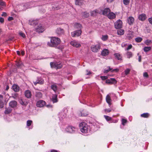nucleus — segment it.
I'll return each instance as SVG.
<instances>
[{"label": "nucleus", "instance_id": "f257e3e1", "mask_svg": "<svg viewBox=\"0 0 152 152\" xmlns=\"http://www.w3.org/2000/svg\"><path fill=\"white\" fill-rule=\"evenodd\" d=\"M60 39L56 37H51L50 41L48 42L47 45L51 47H55L57 46L60 43Z\"/></svg>", "mask_w": 152, "mask_h": 152}, {"label": "nucleus", "instance_id": "f03ea898", "mask_svg": "<svg viewBox=\"0 0 152 152\" xmlns=\"http://www.w3.org/2000/svg\"><path fill=\"white\" fill-rule=\"evenodd\" d=\"M80 131L83 133H86L88 130V125L86 123L84 122L80 123L79 125Z\"/></svg>", "mask_w": 152, "mask_h": 152}, {"label": "nucleus", "instance_id": "7ed1b4c3", "mask_svg": "<svg viewBox=\"0 0 152 152\" xmlns=\"http://www.w3.org/2000/svg\"><path fill=\"white\" fill-rule=\"evenodd\" d=\"M77 128L72 126H69L66 129V131L70 133H73L76 131Z\"/></svg>", "mask_w": 152, "mask_h": 152}, {"label": "nucleus", "instance_id": "20e7f679", "mask_svg": "<svg viewBox=\"0 0 152 152\" xmlns=\"http://www.w3.org/2000/svg\"><path fill=\"white\" fill-rule=\"evenodd\" d=\"M100 48V45L99 44H97L96 45H91V49L92 51L96 53L99 51Z\"/></svg>", "mask_w": 152, "mask_h": 152}, {"label": "nucleus", "instance_id": "39448f33", "mask_svg": "<svg viewBox=\"0 0 152 152\" xmlns=\"http://www.w3.org/2000/svg\"><path fill=\"white\" fill-rule=\"evenodd\" d=\"M45 30V27L42 24H39L35 28V31L38 33H40L42 32Z\"/></svg>", "mask_w": 152, "mask_h": 152}, {"label": "nucleus", "instance_id": "423d86ee", "mask_svg": "<svg viewBox=\"0 0 152 152\" xmlns=\"http://www.w3.org/2000/svg\"><path fill=\"white\" fill-rule=\"evenodd\" d=\"M82 32L81 29L74 31L71 32V36L73 37L79 36L81 35Z\"/></svg>", "mask_w": 152, "mask_h": 152}, {"label": "nucleus", "instance_id": "0eeeda50", "mask_svg": "<svg viewBox=\"0 0 152 152\" xmlns=\"http://www.w3.org/2000/svg\"><path fill=\"white\" fill-rule=\"evenodd\" d=\"M122 21L119 19L117 20L114 23V26L116 29H119L122 28Z\"/></svg>", "mask_w": 152, "mask_h": 152}, {"label": "nucleus", "instance_id": "6e6552de", "mask_svg": "<svg viewBox=\"0 0 152 152\" xmlns=\"http://www.w3.org/2000/svg\"><path fill=\"white\" fill-rule=\"evenodd\" d=\"M44 82V80L42 78L38 77L36 81H33V83L36 86L38 84L40 85L42 84Z\"/></svg>", "mask_w": 152, "mask_h": 152}, {"label": "nucleus", "instance_id": "1a4fd4ad", "mask_svg": "<svg viewBox=\"0 0 152 152\" xmlns=\"http://www.w3.org/2000/svg\"><path fill=\"white\" fill-rule=\"evenodd\" d=\"M55 32L59 36L63 35L64 34V30L60 28H57Z\"/></svg>", "mask_w": 152, "mask_h": 152}, {"label": "nucleus", "instance_id": "9d476101", "mask_svg": "<svg viewBox=\"0 0 152 152\" xmlns=\"http://www.w3.org/2000/svg\"><path fill=\"white\" fill-rule=\"evenodd\" d=\"M45 104L46 102L45 101L40 100L37 102L36 105L38 107H42L45 105Z\"/></svg>", "mask_w": 152, "mask_h": 152}, {"label": "nucleus", "instance_id": "9b49d317", "mask_svg": "<svg viewBox=\"0 0 152 152\" xmlns=\"http://www.w3.org/2000/svg\"><path fill=\"white\" fill-rule=\"evenodd\" d=\"M116 80L113 78H111L110 79H107L106 81V83H107L111 84H115L117 83Z\"/></svg>", "mask_w": 152, "mask_h": 152}, {"label": "nucleus", "instance_id": "f8f14e48", "mask_svg": "<svg viewBox=\"0 0 152 152\" xmlns=\"http://www.w3.org/2000/svg\"><path fill=\"white\" fill-rule=\"evenodd\" d=\"M101 11L102 12V14L106 16H107L110 12V9L108 8H105L104 9L102 10Z\"/></svg>", "mask_w": 152, "mask_h": 152}, {"label": "nucleus", "instance_id": "ddd939ff", "mask_svg": "<svg viewBox=\"0 0 152 152\" xmlns=\"http://www.w3.org/2000/svg\"><path fill=\"white\" fill-rule=\"evenodd\" d=\"M146 15L144 13H142L139 15L138 19L141 21H143L146 19Z\"/></svg>", "mask_w": 152, "mask_h": 152}, {"label": "nucleus", "instance_id": "4468645a", "mask_svg": "<svg viewBox=\"0 0 152 152\" xmlns=\"http://www.w3.org/2000/svg\"><path fill=\"white\" fill-rule=\"evenodd\" d=\"M70 44L72 46L76 48L79 47L81 46V45L80 43L75 41H71L70 42Z\"/></svg>", "mask_w": 152, "mask_h": 152}, {"label": "nucleus", "instance_id": "2eb2a0df", "mask_svg": "<svg viewBox=\"0 0 152 152\" xmlns=\"http://www.w3.org/2000/svg\"><path fill=\"white\" fill-rule=\"evenodd\" d=\"M17 103L16 101L13 100L10 102L9 103V105L12 108H14L17 106Z\"/></svg>", "mask_w": 152, "mask_h": 152}, {"label": "nucleus", "instance_id": "dca6fc26", "mask_svg": "<svg viewBox=\"0 0 152 152\" xmlns=\"http://www.w3.org/2000/svg\"><path fill=\"white\" fill-rule=\"evenodd\" d=\"M127 21L128 23L130 25H131L134 22V19L132 17H129L127 19Z\"/></svg>", "mask_w": 152, "mask_h": 152}, {"label": "nucleus", "instance_id": "f3484780", "mask_svg": "<svg viewBox=\"0 0 152 152\" xmlns=\"http://www.w3.org/2000/svg\"><path fill=\"white\" fill-rule=\"evenodd\" d=\"M107 16L109 19H114L116 17L115 14L114 13L110 12Z\"/></svg>", "mask_w": 152, "mask_h": 152}, {"label": "nucleus", "instance_id": "a211bd4d", "mask_svg": "<svg viewBox=\"0 0 152 152\" xmlns=\"http://www.w3.org/2000/svg\"><path fill=\"white\" fill-rule=\"evenodd\" d=\"M4 106L3 97L2 95L0 94V108H2Z\"/></svg>", "mask_w": 152, "mask_h": 152}, {"label": "nucleus", "instance_id": "6ab92c4d", "mask_svg": "<svg viewBox=\"0 0 152 152\" xmlns=\"http://www.w3.org/2000/svg\"><path fill=\"white\" fill-rule=\"evenodd\" d=\"M25 96L28 98H30L31 96V91L29 90L26 91L25 92Z\"/></svg>", "mask_w": 152, "mask_h": 152}, {"label": "nucleus", "instance_id": "aec40b11", "mask_svg": "<svg viewBox=\"0 0 152 152\" xmlns=\"http://www.w3.org/2000/svg\"><path fill=\"white\" fill-rule=\"evenodd\" d=\"M106 100L107 102L110 106L111 104L112 100L111 99L110 96L109 95H107L106 97Z\"/></svg>", "mask_w": 152, "mask_h": 152}, {"label": "nucleus", "instance_id": "412c9836", "mask_svg": "<svg viewBox=\"0 0 152 152\" xmlns=\"http://www.w3.org/2000/svg\"><path fill=\"white\" fill-rule=\"evenodd\" d=\"M20 104L26 106L28 104V102L26 100L21 99L20 100L19 102Z\"/></svg>", "mask_w": 152, "mask_h": 152}, {"label": "nucleus", "instance_id": "4be33fe9", "mask_svg": "<svg viewBox=\"0 0 152 152\" xmlns=\"http://www.w3.org/2000/svg\"><path fill=\"white\" fill-rule=\"evenodd\" d=\"M42 93L40 92H36L35 96L37 99H40L42 97Z\"/></svg>", "mask_w": 152, "mask_h": 152}, {"label": "nucleus", "instance_id": "5701e85b", "mask_svg": "<svg viewBox=\"0 0 152 152\" xmlns=\"http://www.w3.org/2000/svg\"><path fill=\"white\" fill-rule=\"evenodd\" d=\"M109 51L107 49H104L102 50L101 53V55L103 56H106L108 55Z\"/></svg>", "mask_w": 152, "mask_h": 152}, {"label": "nucleus", "instance_id": "b1692460", "mask_svg": "<svg viewBox=\"0 0 152 152\" xmlns=\"http://www.w3.org/2000/svg\"><path fill=\"white\" fill-rule=\"evenodd\" d=\"M13 90L15 92H18L19 91V87L17 85L14 84L12 86Z\"/></svg>", "mask_w": 152, "mask_h": 152}, {"label": "nucleus", "instance_id": "393cba45", "mask_svg": "<svg viewBox=\"0 0 152 152\" xmlns=\"http://www.w3.org/2000/svg\"><path fill=\"white\" fill-rule=\"evenodd\" d=\"M57 97V95L56 94H55L53 96L52 100L53 103H54L58 102Z\"/></svg>", "mask_w": 152, "mask_h": 152}, {"label": "nucleus", "instance_id": "a878e982", "mask_svg": "<svg viewBox=\"0 0 152 152\" xmlns=\"http://www.w3.org/2000/svg\"><path fill=\"white\" fill-rule=\"evenodd\" d=\"M12 111V109L11 108L8 107L5 108V110L4 112V113L6 114H8L10 113Z\"/></svg>", "mask_w": 152, "mask_h": 152}, {"label": "nucleus", "instance_id": "bb28decb", "mask_svg": "<svg viewBox=\"0 0 152 152\" xmlns=\"http://www.w3.org/2000/svg\"><path fill=\"white\" fill-rule=\"evenodd\" d=\"M74 27L76 28L80 29L79 30H80L81 29V28L82 27V26L80 23H76L75 24Z\"/></svg>", "mask_w": 152, "mask_h": 152}, {"label": "nucleus", "instance_id": "cd10ccee", "mask_svg": "<svg viewBox=\"0 0 152 152\" xmlns=\"http://www.w3.org/2000/svg\"><path fill=\"white\" fill-rule=\"evenodd\" d=\"M149 114L148 113H146L141 114L140 116L142 117L147 118H148L149 117Z\"/></svg>", "mask_w": 152, "mask_h": 152}, {"label": "nucleus", "instance_id": "c85d7f7f", "mask_svg": "<svg viewBox=\"0 0 152 152\" xmlns=\"http://www.w3.org/2000/svg\"><path fill=\"white\" fill-rule=\"evenodd\" d=\"M114 55L118 60H122L121 56L119 54L115 53L114 54Z\"/></svg>", "mask_w": 152, "mask_h": 152}, {"label": "nucleus", "instance_id": "c756f323", "mask_svg": "<svg viewBox=\"0 0 152 152\" xmlns=\"http://www.w3.org/2000/svg\"><path fill=\"white\" fill-rule=\"evenodd\" d=\"M83 3V1L82 0H76L75 1V4L76 5H81Z\"/></svg>", "mask_w": 152, "mask_h": 152}, {"label": "nucleus", "instance_id": "7c9ffc66", "mask_svg": "<svg viewBox=\"0 0 152 152\" xmlns=\"http://www.w3.org/2000/svg\"><path fill=\"white\" fill-rule=\"evenodd\" d=\"M126 55L127 58H131L133 56L132 52L130 51H127L126 53Z\"/></svg>", "mask_w": 152, "mask_h": 152}, {"label": "nucleus", "instance_id": "2f4dec72", "mask_svg": "<svg viewBox=\"0 0 152 152\" xmlns=\"http://www.w3.org/2000/svg\"><path fill=\"white\" fill-rule=\"evenodd\" d=\"M151 49V47H145L143 48L144 51L146 52H147L150 50Z\"/></svg>", "mask_w": 152, "mask_h": 152}, {"label": "nucleus", "instance_id": "473e14b6", "mask_svg": "<svg viewBox=\"0 0 152 152\" xmlns=\"http://www.w3.org/2000/svg\"><path fill=\"white\" fill-rule=\"evenodd\" d=\"M51 88L55 92L56 91L57 89V86L55 84L52 85L51 86Z\"/></svg>", "mask_w": 152, "mask_h": 152}, {"label": "nucleus", "instance_id": "72a5a7b5", "mask_svg": "<svg viewBox=\"0 0 152 152\" xmlns=\"http://www.w3.org/2000/svg\"><path fill=\"white\" fill-rule=\"evenodd\" d=\"M124 33V30L122 29H120L118 30L117 31V34L118 35H123Z\"/></svg>", "mask_w": 152, "mask_h": 152}, {"label": "nucleus", "instance_id": "f704fd0d", "mask_svg": "<svg viewBox=\"0 0 152 152\" xmlns=\"http://www.w3.org/2000/svg\"><path fill=\"white\" fill-rule=\"evenodd\" d=\"M107 68H108L107 69H106L104 70V73H108L110 71H111V70H112V68H111L110 66H108L107 67Z\"/></svg>", "mask_w": 152, "mask_h": 152}, {"label": "nucleus", "instance_id": "c9c22d12", "mask_svg": "<svg viewBox=\"0 0 152 152\" xmlns=\"http://www.w3.org/2000/svg\"><path fill=\"white\" fill-rule=\"evenodd\" d=\"M108 38V36L107 35H102V39L103 41H106Z\"/></svg>", "mask_w": 152, "mask_h": 152}, {"label": "nucleus", "instance_id": "e433bc0d", "mask_svg": "<svg viewBox=\"0 0 152 152\" xmlns=\"http://www.w3.org/2000/svg\"><path fill=\"white\" fill-rule=\"evenodd\" d=\"M142 40V39L140 37H138L135 39V41L137 42H141Z\"/></svg>", "mask_w": 152, "mask_h": 152}, {"label": "nucleus", "instance_id": "4c0bfd02", "mask_svg": "<svg viewBox=\"0 0 152 152\" xmlns=\"http://www.w3.org/2000/svg\"><path fill=\"white\" fill-rule=\"evenodd\" d=\"M98 13L97 10H94L93 11H92L91 12V16H93L96 15V13Z\"/></svg>", "mask_w": 152, "mask_h": 152}, {"label": "nucleus", "instance_id": "58836bf2", "mask_svg": "<svg viewBox=\"0 0 152 152\" xmlns=\"http://www.w3.org/2000/svg\"><path fill=\"white\" fill-rule=\"evenodd\" d=\"M130 0H123V2L124 4L126 5H127L129 4L130 3Z\"/></svg>", "mask_w": 152, "mask_h": 152}, {"label": "nucleus", "instance_id": "ea45409f", "mask_svg": "<svg viewBox=\"0 0 152 152\" xmlns=\"http://www.w3.org/2000/svg\"><path fill=\"white\" fill-rule=\"evenodd\" d=\"M104 117L106 120L107 121H111L112 119L111 117L106 115H104Z\"/></svg>", "mask_w": 152, "mask_h": 152}, {"label": "nucleus", "instance_id": "a19ab883", "mask_svg": "<svg viewBox=\"0 0 152 152\" xmlns=\"http://www.w3.org/2000/svg\"><path fill=\"white\" fill-rule=\"evenodd\" d=\"M89 15V14L86 12H84L83 14V16L84 18H88Z\"/></svg>", "mask_w": 152, "mask_h": 152}, {"label": "nucleus", "instance_id": "79ce46f5", "mask_svg": "<svg viewBox=\"0 0 152 152\" xmlns=\"http://www.w3.org/2000/svg\"><path fill=\"white\" fill-rule=\"evenodd\" d=\"M18 94L17 93H15L12 94V96H10V98L12 97L15 99H16L18 97Z\"/></svg>", "mask_w": 152, "mask_h": 152}, {"label": "nucleus", "instance_id": "37998d69", "mask_svg": "<svg viewBox=\"0 0 152 152\" xmlns=\"http://www.w3.org/2000/svg\"><path fill=\"white\" fill-rule=\"evenodd\" d=\"M50 64L51 67L55 68L56 67V64L54 62H51Z\"/></svg>", "mask_w": 152, "mask_h": 152}, {"label": "nucleus", "instance_id": "c03bdc74", "mask_svg": "<svg viewBox=\"0 0 152 152\" xmlns=\"http://www.w3.org/2000/svg\"><path fill=\"white\" fill-rule=\"evenodd\" d=\"M32 123V121L31 120H28L27 121L26 125L28 126H30Z\"/></svg>", "mask_w": 152, "mask_h": 152}, {"label": "nucleus", "instance_id": "a18cd8bd", "mask_svg": "<svg viewBox=\"0 0 152 152\" xmlns=\"http://www.w3.org/2000/svg\"><path fill=\"white\" fill-rule=\"evenodd\" d=\"M36 23V22L35 20H32L31 21H29V24L31 25H33Z\"/></svg>", "mask_w": 152, "mask_h": 152}, {"label": "nucleus", "instance_id": "49530a36", "mask_svg": "<svg viewBox=\"0 0 152 152\" xmlns=\"http://www.w3.org/2000/svg\"><path fill=\"white\" fill-rule=\"evenodd\" d=\"M130 69H126L124 71L125 75H128L130 72Z\"/></svg>", "mask_w": 152, "mask_h": 152}, {"label": "nucleus", "instance_id": "de8ad7c7", "mask_svg": "<svg viewBox=\"0 0 152 152\" xmlns=\"http://www.w3.org/2000/svg\"><path fill=\"white\" fill-rule=\"evenodd\" d=\"M88 115L87 112H82L81 113V116H86Z\"/></svg>", "mask_w": 152, "mask_h": 152}, {"label": "nucleus", "instance_id": "09e8293b", "mask_svg": "<svg viewBox=\"0 0 152 152\" xmlns=\"http://www.w3.org/2000/svg\"><path fill=\"white\" fill-rule=\"evenodd\" d=\"M62 67V66L61 64H57L56 65V68L57 69H60Z\"/></svg>", "mask_w": 152, "mask_h": 152}, {"label": "nucleus", "instance_id": "8fccbe9b", "mask_svg": "<svg viewBox=\"0 0 152 152\" xmlns=\"http://www.w3.org/2000/svg\"><path fill=\"white\" fill-rule=\"evenodd\" d=\"M127 122V120L123 118L122 119V124L123 126L125 125V124Z\"/></svg>", "mask_w": 152, "mask_h": 152}, {"label": "nucleus", "instance_id": "3c124183", "mask_svg": "<svg viewBox=\"0 0 152 152\" xmlns=\"http://www.w3.org/2000/svg\"><path fill=\"white\" fill-rule=\"evenodd\" d=\"M119 71V69L118 68H116L114 69H112V70H111V72H117Z\"/></svg>", "mask_w": 152, "mask_h": 152}, {"label": "nucleus", "instance_id": "603ef678", "mask_svg": "<svg viewBox=\"0 0 152 152\" xmlns=\"http://www.w3.org/2000/svg\"><path fill=\"white\" fill-rule=\"evenodd\" d=\"M16 65L18 67H20L21 66L22 63L21 62H18L17 63Z\"/></svg>", "mask_w": 152, "mask_h": 152}, {"label": "nucleus", "instance_id": "864d4df0", "mask_svg": "<svg viewBox=\"0 0 152 152\" xmlns=\"http://www.w3.org/2000/svg\"><path fill=\"white\" fill-rule=\"evenodd\" d=\"M132 47V46L131 44H130L128 45V47L126 48V50H129L131 49Z\"/></svg>", "mask_w": 152, "mask_h": 152}, {"label": "nucleus", "instance_id": "5fc2aeb1", "mask_svg": "<svg viewBox=\"0 0 152 152\" xmlns=\"http://www.w3.org/2000/svg\"><path fill=\"white\" fill-rule=\"evenodd\" d=\"M0 5L3 6H5V2L2 0H0Z\"/></svg>", "mask_w": 152, "mask_h": 152}, {"label": "nucleus", "instance_id": "6e6d98bb", "mask_svg": "<svg viewBox=\"0 0 152 152\" xmlns=\"http://www.w3.org/2000/svg\"><path fill=\"white\" fill-rule=\"evenodd\" d=\"M100 78L102 80H104L107 79V77L106 76H101Z\"/></svg>", "mask_w": 152, "mask_h": 152}, {"label": "nucleus", "instance_id": "4d7b16f0", "mask_svg": "<svg viewBox=\"0 0 152 152\" xmlns=\"http://www.w3.org/2000/svg\"><path fill=\"white\" fill-rule=\"evenodd\" d=\"M19 34L20 36H21V37H23L24 38L26 37L25 35L22 32H20L19 33Z\"/></svg>", "mask_w": 152, "mask_h": 152}, {"label": "nucleus", "instance_id": "13d9d810", "mask_svg": "<svg viewBox=\"0 0 152 152\" xmlns=\"http://www.w3.org/2000/svg\"><path fill=\"white\" fill-rule=\"evenodd\" d=\"M137 55L138 56V61L139 62H140L141 61V56L140 55H139V54L138 53L137 54Z\"/></svg>", "mask_w": 152, "mask_h": 152}, {"label": "nucleus", "instance_id": "bf43d9fd", "mask_svg": "<svg viewBox=\"0 0 152 152\" xmlns=\"http://www.w3.org/2000/svg\"><path fill=\"white\" fill-rule=\"evenodd\" d=\"M143 76L144 77H148V75L147 72H145L143 73Z\"/></svg>", "mask_w": 152, "mask_h": 152}, {"label": "nucleus", "instance_id": "052dcab7", "mask_svg": "<svg viewBox=\"0 0 152 152\" xmlns=\"http://www.w3.org/2000/svg\"><path fill=\"white\" fill-rule=\"evenodd\" d=\"M86 72V75H88L91 74V72L90 71H88V70H87Z\"/></svg>", "mask_w": 152, "mask_h": 152}, {"label": "nucleus", "instance_id": "680f3d73", "mask_svg": "<svg viewBox=\"0 0 152 152\" xmlns=\"http://www.w3.org/2000/svg\"><path fill=\"white\" fill-rule=\"evenodd\" d=\"M4 19L2 18H0V22L1 23H4Z\"/></svg>", "mask_w": 152, "mask_h": 152}, {"label": "nucleus", "instance_id": "e2e57ef3", "mask_svg": "<svg viewBox=\"0 0 152 152\" xmlns=\"http://www.w3.org/2000/svg\"><path fill=\"white\" fill-rule=\"evenodd\" d=\"M1 16H2L6 17L7 16V14L5 12H3L1 14Z\"/></svg>", "mask_w": 152, "mask_h": 152}, {"label": "nucleus", "instance_id": "0e129e2a", "mask_svg": "<svg viewBox=\"0 0 152 152\" xmlns=\"http://www.w3.org/2000/svg\"><path fill=\"white\" fill-rule=\"evenodd\" d=\"M148 20L149 23L152 24V17L149 18Z\"/></svg>", "mask_w": 152, "mask_h": 152}, {"label": "nucleus", "instance_id": "69168bd1", "mask_svg": "<svg viewBox=\"0 0 152 152\" xmlns=\"http://www.w3.org/2000/svg\"><path fill=\"white\" fill-rule=\"evenodd\" d=\"M8 20L9 21L12 20H13V18L12 17H9L8 18Z\"/></svg>", "mask_w": 152, "mask_h": 152}, {"label": "nucleus", "instance_id": "338daca9", "mask_svg": "<svg viewBox=\"0 0 152 152\" xmlns=\"http://www.w3.org/2000/svg\"><path fill=\"white\" fill-rule=\"evenodd\" d=\"M105 111L107 112V113H110L111 111V110L110 109H106L105 110Z\"/></svg>", "mask_w": 152, "mask_h": 152}, {"label": "nucleus", "instance_id": "774afa93", "mask_svg": "<svg viewBox=\"0 0 152 152\" xmlns=\"http://www.w3.org/2000/svg\"><path fill=\"white\" fill-rule=\"evenodd\" d=\"M50 152H58L56 150L53 149V150H51Z\"/></svg>", "mask_w": 152, "mask_h": 152}]
</instances>
